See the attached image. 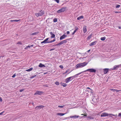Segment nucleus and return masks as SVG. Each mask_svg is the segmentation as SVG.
Returning <instances> with one entry per match:
<instances>
[{
  "mask_svg": "<svg viewBox=\"0 0 121 121\" xmlns=\"http://www.w3.org/2000/svg\"><path fill=\"white\" fill-rule=\"evenodd\" d=\"M87 64V63L86 62H84L82 63H79L77 64L76 65V68L77 69L79 68H82L86 66Z\"/></svg>",
  "mask_w": 121,
  "mask_h": 121,
  "instance_id": "f257e3e1",
  "label": "nucleus"
},
{
  "mask_svg": "<svg viewBox=\"0 0 121 121\" xmlns=\"http://www.w3.org/2000/svg\"><path fill=\"white\" fill-rule=\"evenodd\" d=\"M82 72H80L78 74H76L75 75L73 76H71V77H69V78H66L65 80V82L66 83H68V82H69V81H71V80H70V79L72 78L73 77H75V76H76V75H79V74H81L82 73Z\"/></svg>",
  "mask_w": 121,
  "mask_h": 121,
  "instance_id": "f03ea898",
  "label": "nucleus"
},
{
  "mask_svg": "<svg viewBox=\"0 0 121 121\" xmlns=\"http://www.w3.org/2000/svg\"><path fill=\"white\" fill-rule=\"evenodd\" d=\"M44 14V12L43 11L41 10L39 13H35V15L37 17L43 15Z\"/></svg>",
  "mask_w": 121,
  "mask_h": 121,
  "instance_id": "7ed1b4c3",
  "label": "nucleus"
},
{
  "mask_svg": "<svg viewBox=\"0 0 121 121\" xmlns=\"http://www.w3.org/2000/svg\"><path fill=\"white\" fill-rule=\"evenodd\" d=\"M112 115V116H117V115H114L111 114H108V113H102V114L101 115V117H103L106 116H107L108 115Z\"/></svg>",
  "mask_w": 121,
  "mask_h": 121,
  "instance_id": "20e7f679",
  "label": "nucleus"
},
{
  "mask_svg": "<svg viewBox=\"0 0 121 121\" xmlns=\"http://www.w3.org/2000/svg\"><path fill=\"white\" fill-rule=\"evenodd\" d=\"M87 71H89L91 72L95 73L96 72V70L95 69H89L83 71L82 73L83 72H85Z\"/></svg>",
  "mask_w": 121,
  "mask_h": 121,
  "instance_id": "39448f33",
  "label": "nucleus"
},
{
  "mask_svg": "<svg viewBox=\"0 0 121 121\" xmlns=\"http://www.w3.org/2000/svg\"><path fill=\"white\" fill-rule=\"evenodd\" d=\"M66 7H63L57 11V12L58 13L65 11L66 10Z\"/></svg>",
  "mask_w": 121,
  "mask_h": 121,
  "instance_id": "423d86ee",
  "label": "nucleus"
},
{
  "mask_svg": "<svg viewBox=\"0 0 121 121\" xmlns=\"http://www.w3.org/2000/svg\"><path fill=\"white\" fill-rule=\"evenodd\" d=\"M43 92L42 91H37L34 94V95H41L43 93Z\"/></svg>",
  "mask_w": 121,
  "mask_h": 121,
  "instance_id": "0eeeda50",
  "label": "nucleus"
},
{
  "mask_svg": "<svg viewBox=\"0 0 121 121\" xmlns=\"http://www.w3.org/2000/svg\"><path fill=\"white\" fill-rule=\"evenodd\" d=\"M44 106H43L42 105H41L38 106H36L35 108V109H41L42 108H43L44 107Z\"/></svg>",
  "mask_w": 121,
  "mask_h": 121,
  "instance_id": "6e6552de",
  "label": "nucleus"
},
{
  "mask_svg": "<svg viewBox=\"0 0 121 121\" xmlns=\"http://www.w3.org/2000/svg\"><path fill=\"white\" fill-rule=\"evenodd\" d=\"M49 39L48 38H46V39H45L42 42H41V43H48V41H47Z\"/></svg>",
  "mask_w": 121,
  "mask_h": 121,
  "instance_id": "1a4fd4ad",
  "label": "nucleus"
},
{
  "mask_svg": "<svg viewBox=\"0 0 121 121\" xmlns=\"http://www.w3.org/2000/svg\"><path fill=\"white\" fill-rule=\"evenodd\" d=\"M97 43V41H95L94 42H93L91 43L90 44H89V45L90 46H91L93 45H95Z\"/></svg>",
  "mask_w": 121,
  "mask_h": 121,
  "instance_id": "9d476101",
  "label": "nucleus"
},
{
  "mask_svg": "<svg viewBox=\"0 0 121 121\" xmlns=\"http://www.w3.org/2000/svg\"><path fill=\"white\" fill-rule=\"evenodd\" d=\"M104 74H106L108 71L109 69L107 68H105L103 69Z\"/></svg>",
  "mask_w": 121,
  "mask_h": 121,
  "instance_id": "9b49d317",
  "label": "nucleus"
},
{
  "mask_svg": "<svg viewBox=\"0 0 121 121\" xmlns=\"http://www.w3.org/2000/svg\"><path fill=\"white\" fill-rule=\"evenodd\" d=\"M83 31L84 33H86L87 31V29H86V26H84L83 28Z\"/></svg>",
  "mask_w": 121,
  "mask_h": 121,
  "instance_id": "f8f14e48",
  "label": "nucleus"
},
{
  "mask_svg": "<svg viewBox=\"0 0 121 121\" xmlns=\"http://www.w3.org/2000/svg\"><path fill=\"white\" fill-rule=\"evenodd\" d=\"M67 36V35H63L60 37V40H61L63 39H65V37Z\"/></svg>",
  "mask_w": 121,
  "mask_h": 121,
  "instance_id": "ddd939ff",
  "label": "nucleus"
},
{
  "mask_svg": "<svg viewBox=\"0 0 121 121\" xmlns=\"http://www.w3.org/2000/svg\"><path fill=\"white\" fill-rule=\"evenodd\" d=\"M50 34L51 35V38H54L55 37V35L54 34H53L52 32H50Z\"/></svg>",
  "mask_w": 121,
  "mask_h": 121,
  "instance_id": "4468645a",
  "label": "nucleus"
},
{
  "mask_svg": "<svg viewBox=\"0 0 121 121\" xmlns=\"http://www.w3.org/2000/svg\"><path fill=\"white\" fill-rule=\"evenodd\" d=\"M39 67L42 68L43 67H45V66L43 64L41 63H40L39 65Z\"/></svg>",
  "mask_w": 121,
  "mask_h": 121,
  "instance_id": "2eb2a0df",
  "label": "nucleus"
},
{
  "mask_svg": "<svg viewBox=\"0 0 121 121\" xmlns=\"http://www.w3.org/2000/svg\"><path fill=\"white\" fill-rule=\"evenodd\" d=\"M86 89H89L90 90V92L91 94H93V90L91 89L89 87H87L86 88Z\"/></svg>",
  "mask_w": 121,
  "mask_h": 121,
  "instance_id": "dca6fc26",
  "label": "nucleus"
},
{
  "mask_svg": "<svg viewBox=\"0 0 121 121\" xmlns=\"http://www.w3.org/2000/svg\"><path fill=\"white\" fill-rule=\"evenodd\" d=\"M75 30L74 31V32L72 33V35H74L75 33L76 32V31L78 30V27H75Z\"/></svg>",
  "mask_w": 121,
  "mask_h": 121,
  "instance_id": "f3484780",
  "label": "nucleus"
},
{
  "mask_svg": "<svg viewBox=\"0 0 121 121\" xmlns=\"http://www.w3.org/2000/svg\"><path fill=\"white\" fill-rule=\"evenodd\" d=\"M67 113L66 112L65 113H57L56 114L57 115H60V116H63L65 114H66Z\"/></svg>",
  "mask_w": 121,
  "mask_h": 121,
  "instance_id": "a211bd4d",
  "label": "nucleus"
},
{
  "mask_svg": "<svg viewBox=\"0 0 121 121\" xmlns=\"http://www.w3.org/2000/svg\"><path fill=\"white\" fill-rule=\"evenodd\" d=\"M84 18V17L83 16H79L77 18V19L78 20H79L82 18Z\"/></svg>",
  "mask_w": 121,
  "mask_h": 121,
  "instance_id": "6ab92c4d",
  "label": "nucleus"
},
{
  "mask_svg": "<svg viewBox=\"0 0 121 121\" xmlns=\"http://www.w3.org/2000/svg\"><path fill=\"white\" fill-rule=\"evenodd\" d=\"M60 84L62 86L64 87L66 86L67 85L66 83L62 82L60 83Z\"/></svg>",
  "mask_w": 121,
  "mask_h": 121,
  "instance_id": "aec40b11",
  "label": "nucleus"
},
{
  "mask_svg": "<svg viewBox=\"0 0 121 121\" xmlns=\"http://www.w3.org/2000/svg\"><path fill=\"white\" fill-rule=\"evenodd\" d=\"M78 116H70V118H78Z\"/></svg>",
  "mask_w": 121,
  "mask_h": 121,
  "instance_id": "412c9836",
  "label": "nucleus"
},
{
  "mask_svg": "<svg viewBox=\"0 0 121 121\" xmlns=\"http://www.w3.org/2000/svg\"><path fill=\"white\" fill-rule=\"evenodd\" d=\"M33 69V68H31L29 69L26 70V71H27L29 72L32 70Z\"/></svg>",
  "mask_w": 121,
  "mask_h": 121,
  "instance_id": "4be33fe9",
  "label": "nucleus"
},
{
  "mask_svg": "<svg viewBox=\"0 0 121 121\" xmlns=\"http://www.w3.org/2000/svg\"><path fill=\"white\" fill-rule=\"evenodd\" d=\"M38 33H39L38 32H36L32 33L31 34V35H36L38 34Z\"/></svg>",
  "mask_w": 121,
  "mask_h": 121,
  "instance_id": "5701e85b",
  "label": "nucleus"
},
{
  "mask_svg": "<svg viewBox=\"0 0 121 121\" xmlns=\"http://www.w3.org/2000/svg\"><path fill=\"white\" fill-rule=\"evenodd\" d=\"M69 39H67L62 41V42L63 44L66 43L67 41V40Z\"/></svg>",
  "mask_w": 121,
  "mask_h": 121,
  "instance_id": "b1692460",
  "label": "nucleus"
},
{
  "mask_svg": "<svg viewBox=\"0 0 121 121\" xmlns=\"http://www.w3.org/2000/svg\"><path fill=\"white\" fill-rule=\"evenodd\" d=\"M106 37H102L100 38V39L101 40L104 41V40L106 39Z\"/></svg>",
  "mask_w": 121,
  "mask_h": 121,
  "instance_id": "393cba45",
  "label": "nucleus"
},
{
  "mask_svg": "<svg viewBox=\"0 0 121 121\" xmlns=\"http://www.w3.org/2000/svg\"><path fill=\"white\" fill-rule=\"evenodd\" d=\"M92 34H91L87 38V39L88 40L90 39L91 38L92 36Z\"/></svg>",
  "mask_w": 121,
  "mask_h": 121,
  "instance_id": "a878e982",
  "label": "nucleus"
},
{
  "mask_svg": "<svg viewBox=\"0 0 121 121\" xmlns=\"http://www.w3.org/2000/svg\"><path fill=\"white\" fill-rule=\"evenodd\" d=\"M87 117L88 118V119L89 120L93 119H94V117Z\"/></svg>",
  "mask_w": 121,
  "mask_h": 121,
  "instance_id": "bb28decb",
  "label": "nucleus"
},
{
  "mask_svg": "<svg viewBox=\"0 0 121 121\" xmlns=\"http://www.w3.org/2000/svg\"><path fill=\"white\" fill-rule=\"evenodd\" d=\"M118 67V66H114L112 69L113 70H115L117 69V67Z\"/></svg>",
  "mask_w": 121,
  "mask_h": 121,
  "instance_id": "cd10ccee",
  "label": "nucleus"
},
{
  "mask_svg": "<svg viewBox=\"0 0 121 121\" xmlns=\"http://www.w3.org/2000/svg\"><path fill=\"white\" fill-rule=\"evenodd\" d=\"M57 19L56 18H55L53 20V21L54 22H57Z\"/></svg>",
  "mask_w": 121,
  "mask_h": 121,
  "instance_id": "c85d7f7f",
  "label": "nucleus"
},
{
  "mask_svg": "<svg viewBox=\"0 0 121 121\" xmlns=\"http://www.w3.org/2000/svg\"><path fill=\"white\" fill-rule=\"evenodd\" d=\"M120 5L117 4L116 6V8H119L120 7Z\"/></svg>",
  "mask_w": 121,
  "mask_h": 121,
  "instance_id": "c756f323",
  "label": "nucleus"
},
{
  "mask_svg": "<svg viewBox=\"0 0 121 121\" xmlns=\"http://www.w3.org/2000/svg\"><path fill=\"white\" fill-rule=\"evenodd\" d=\"M55 84L57 85H59V83L58 82H56L55 83Z\"/></svg>",
  "mask_w": 121,
  "mask_h": 121,
  "instance_id": "7c9ffc66",
  "label": "nucleus"
},
{
  "mask_svg": "<svg viewBox=\"0 0 121 121\" xmlns=\"http://www.w3.org/2000/svg\"><path fill=\"white\" fill-rule=\"evenodd\" d=\"M64 105L63 106H58V108H63V107L64 106Z\"/></svg>",
  "mask_w": 121,
  "mask_h": 121,
  "instance_id": "2f4dec72",
  "label": "nucleus"
},
{
  "mask_svg": "<svg viewBox=\"0 0 121 121\" xmlns=\"http://www.w3.org/2000/svg\"><path fill=\"white\" fill-rule=\"evenodd\" d=\"M30 46H26L25 48V49H27V48H30Z\"/></svg>",
  "mask_w": 121,
  "mask_h": 121,
  "instance_id": "473e14b6",
  "label": "nucleus"
},
{
  "mask_svg": "<svg viewBox=\"0 0 121 121\" xmlns=\"http://www.w3.org/2000/svg\"><path fill=\"white\" fill-rule=\"evenodd\" d=\"M17 44H21V45H22V43L20 42H18L17 43Z\"/></svg>",
  "mask_w": 121,
  "mask_h": 121,
  "instance_id": "72a5a7b5",
  "label": "nucleus"
},
{
  "mask_svg": "<svg viewBox=\"0 0 121 121\" xmlns=\"http://www.w3.org/2000/svg\"><path fill=\"white\" fill-rule=\"evenodd\" d=\"M115 91H116V92H118L119 91H121V90H118L117 89H115Z\"/></svg>",
  "mask_w": 121,
  "mask_h": 121,
  "instance_id": "f704fd0d",
  "label": "nucleus"
},
{
  "mask_svg": "<svg viewBox=\"0 0 121 121\" xmlns=\"http://www.w3.org/2000/svg\"><path fill=\"white\" fill-rule=\"evenodd\" d=\"M110 90L112 91H113L114 92L115 91V89H110Z\"/></svg>",
  "mask_w": 121,
  "mask_h": 121,
  "instance_id": "c9c22d12",
  "label": "nucleus"
},
{
  "mask_svg": "<svg viewBox=\"0 0 121 121\" xmlns=\"http://www.w3.org/2000/svg\"><path fill=\"white\" fill-rule=\"evenodd\" d=\"M59 67L61 69H63V66L62 65H60L59 66Z\"/></svg>",
  "mask_w": 121,
  "mask_h": 121,
  "instance_id": "e433bc0d",
  "label": "nucleus"
},
{
  "mask_svg": "<svg viewBox=\"0 0 121 121\" xmlns=\"http://www.w3.org/2000/svg\"><path fill=\"white\" fill-rule=\"evenodd\" d=\"M69 69H67V70H66L65 72V73H67L68 72H69Z\"/></svg>",
  "mask_w": 121,
  "mask_h": 121,
  "instance_id": "4c0bfd02",
  "label": "nucleus"
},
{
  "mask_svg": "<svg viewBox=\"0 0 121 121\" xmlns=\"http://www.w3.org/2000/svg\"><path fill=\"white\" fill-rule=\"evenodd\" d=\"M118 116L119 117H121V112L120 113H119L118 114Z\"/></svg>",
  "mask_w": 121,
  "mask_h": 121,
  "instance_id": "58836bf2",
  "label": "nucleus"
},
{
  "mask_svg": "<svg viewBox=\"0 0 121 121\" xmlns=\"http://www.w3.org/2000/svg\"><path fill=\"white\" fill-rule=\"evenodd\" d=\"M55 0L57 3H59V0Z\"/></svg>",
  "mask_w": 121,
  "mask_h": 121,
  "instance_id": "ea45409f",
  "label": "nucleus"
},
{
  "mask_svg": "<svg viewBox=\"0 0 121 121\" xmlns=\"http://www.w3.org/2000/svg\"><path fill=\"white\" fill-rule=\"evenodd\" d=\"M20 20H15V22H18L20 21Z\"/></svg>",
  "mask_w": 121,
  "mask_h": 121,
  "instance_id": "a19ab883",
  "label": "nucleus"
},
{
  "mask_svg": "<svg viewBox=\"0 0 121 121\" xmlns=\"http://www.w3.org/2000/svg\"><path fill=\"white\" fill-rule=\"evenodd\" d=\"M16 76V75L15 74H14L12 76V77L13 78H14Z\"/></svg>",
  "mask_w": 121,
  "mask_h": 121,
  "instance_id": "79ce46f5",
  "label": "nucleus"
},
{
  "mask_svg": "<svg viewBox=\"0 0 121 121\" xmlns=\"http://www.w3.org/2000/svg\"><path fill=\"white\" fill-rule=\"evenodd\" d=\"M36 76V75H35V76H32L31 78H34L35 76Z\"/></svg>",
  "mask_w": 121,
  "mask_h": 121,
  "instance_id": "37998d69",
  "label": "nucleus"
},
{
  "mask_svg": "<svg viewBox=\"0 0 121 121\" xmlns=\"http://www.w3.org/2000/svg\"><path fill=\"white\" fill-rule=\"evenodd\" d=\"M48 43H52L53 42L52 41V40H51V41H48Z\"/></svg>",
  "mask_w": 121,
  "mask_h": 121,
  "instance_id": "c03bdc74",
  "label": "nucleus"
},
{
  "mask_svg": "<svg viewBox=\"0 0 121 121\" xmlns=\"http://www.w3.org/2000/svg\"><path fill=\"white\" fill-rule=\"evenodd\" d=\"M69 33H70L69 32V31H67L66 32L67 34V35L69 34Z\"/></svg>",
  "mask_w": 121,
  "mask_h": 121,
  "instance_id": "a18cd8bd",
  "label": "nucleus"
},
{
  "mask_svg": "<svg viewBox=\"0 0 121 121\" xmlns=\"http://www.w3.org/2000/svg\"><path fill=\"white\" fill-rule=\"evenodd\" d=\"M23 91H24V89H22L20 90V92H21Z\"/></svg>",
  "mask_w": 121,
  "mask_h": 121,
  "instance_id": "49530a36",
  "label": "nucleus"
},
{
  "mask_svg": "<svg viewBox=\"0 0 121 121\" xmlns=\"http://www.w3.org/2000/svg\"><path fill=\"white\" fill-rule=\"evenodd\" d=\"M87 89H86V91H88V92H89V91H90V89L89 90H87Z\"/></svg>",
  "mask_w": 121,
  "mask_h": 121,
  "instance_id": "de8ad7c7",
  "label": "nucleus"
},
{
  "mask_svg": "<svg viewBox=\"0 0 121 121\" xmlns=\"http://www.w3.org/2000/svg\"><path fill=\"white\" fill-rule=\"evenodd\" d=\"M2 99L1 97H0V101L1 102H2Z\"/></svg>",
  "mask_w": 121,
  "mask_h": 121,
  "instance_id": "09e8293b",
  "label": "nucleus"
},
{
  "mask_svg": "<svg viewBox=\"0 0 121 121\" xmlns=\"http://www.w3.org/2000/svg\"><path fill=\"white\" fill-rule=\"evenodd\" d=\"M10 22H15V20H11L10 21Z\"/></svg>",
  "mask_w": 121,
  "mask_h": 121,
  "instance_id": "8fccbe9b",
  "label": "nucleus"
},
{
  "mask_svg": "<svg viewBox=\"0 0 121 121\" xmlns=\"http://www.w3.org/2000/svg\"><path fill=\"white\" fill-rule=\"evenodd\" d=\"M114 12L116 13H119L120 12H117V11H115Z\"/></svg>",
  "mask_w": 121,
  "mask_h": 121,
  "instance_id": "3c124183",
  "label": "nucleus"
},
{
  "mask_svg": "<svg viewBox=\"0 0 121 121\" xmlns=\"http://www.w3.org/2000/svg\"><path fill=\"white\" fill-rule=\"evenodd\" d=\"M4 112V111H3L2 112L0 113V115H1L2 114V113Z\"/></svg>",
  "mask_w": 121,
  "mask_h": 121,
  "instance_id": "603ef678",
  "label": "nucleus"
},
{
  "mask_svg": "<svg viewBox=\"0 0 121 121\" xmlns=\"http://www.w3.org/2000/svg\"><path fill=\"white\" fill-rule=\"evenodd\" d=\"M52 40V41L53 42H54L55 41L56 39H54Z\"/></svg>",
  "mask_w": 121,
  "mask_h": 121,
  "instance_id": "864d4df0",
  "label": "nucleus"
},
{
  "mask_svg": "<svg viewBox=\"0 0 121 121\" xmlns=\"http://www.w3.org/2000/svg\"><path fill=\"white\" fill-rule=\"evenodd\" d=\"M54 49H51L50 50V51H52V50H53Z\"/></svg>",
  "mask_w": 121,
  "mask_h": 121,
  "instance_id": "5fc2aeb1",
  "label": "nucleus"
},
{
  "mask_svg": "<svg viewBox=\"0 0 121 121\" xmlns=\"http://www.w3.org/2000/svg\"><path fill=\"white\" fill-rule=\"evenodd\" d=\"M60 45H61V44H63V43H62V41L61 42H60Z\"/></svg>",
  "mask_w": 121,
  "mask_h": 121,
  "instance_id": "6e6d98bb",
  "label": "nucleus"
},
{
  "mask_svg": "<svg viewBox=\"0 0 121 121\" xmlns=\"http://www.w3.org/2000/svg\"><path fill=\"white\" fill-rule=\"evenodd\" d=\"M66 73H65V72H64V73H63L62 74H65Z\"/></svg>",
  "mask_w": 121,
  "mask_h": 121,
  "instance_id": "4d7b16f0",
  "label": "nucleus"
},
{
  "mask_svg": "<svg viewBox=\"0 0 121 121\" xmlns=\"http://www.w3.org/2000/svg\"><path fill=\"white\" fill-rule=\"evenodd\" d=\"M84 116H86V117L87 116V115L86 114H84Z\"/></svg>",
  "mask_w": 121,
  "mask_h": 121,
  "instance_id": "13d9d810",
  "label": "nucleus"
},
{
  "mask_svg": "<svg viewBox=\"0 0 121 121\" xmlns=\"http://www.w3.org/2000/svg\"><path fill=\"white\" fill-rule=\"evenodd\" d=\"M90 50H89L87 51V52H89L90 51Z\"/></svg>",
  "mask_w": 121,
  "mask_h": 121,
  "instance_id": "bf43d9fd",
  "label": "nucleus"
},
{
  "mask_svg": "<svg viewBox=\"0 0 121 121\" xmlns=\"http://www.w3.org/2000/svg\"><path fill=\"white\" fill-rule=\"evenodd\" d=\"M57 45H61L60 44V43H58V44H57Z\"/></svg>",
  "mask_w": 121,
  "mask_h": 121,
  "instance_id": "052dcab7",
  "label": "nucleus"
},
{
  "mask_svg": "<svg viewBox=\"0 0 121 121\" xmlns=\"http://www.w3.org/2000/svg\"><path fill=\"white\" fill-rule=\"evenodd\" d=\"M32 105H34V103H32Z\"/></svg>",
  "mask_w": 121,
  "mask_h": 121,
  "instance_id": "680f3d73",
  "label": "nucleus"
},
{
  "mask_svg": "<svg viewBox=\"0 0 121 121\" xmlns=\"http://www.w3.org/2000/svg\"><path fill=\"white\" fill-rule=\"evenodd\" d=\"M45 86L46 87H48V86L47 85H46V86Z\"/></svg>",
  "mask_w": 121,
  "mask_h": 121,
  "instance_id": "e2e57ef3",
  "label": "nucleus"
},
{
  "mask_svg": "<svg viewBox=\"0 0 121 121\" xmlns=\"http://www.w3.org/2000/svg\"><path fill=\"white\" fill-rule=\"evenodd\" d=\"M119 28L120 29L121 28V27H119Z\"/></svg>",
  "mask_w": 121,
  "mask_h": 121,
  "instance_id": "0e129e2a",
  "label": "nucleus"
},
{
  "mask_svg": "<svg viewBox=\"0 0 121 121\" xmlns=\"http://www.w3.org/2000/svg\"><path fill=\"white\" fill-rule=\"evenodd\" d=\"M84 114H81V115H83L84 116Z\"/></svg>",
  "mask_w": 121,
  "mask_h": 121,
  "instance_id": "69168bd1",
  "label": "nucleus"
},
{
  "mask_svg": "<svg viewBox=\"0 0 121 121\" xmlns=\"http://www.w3.org/2000/svg\"><path fill=\"white\" fill-rule=\"evenodd\" d=\"M33 45H31V46H32V47H33Z\"/></svg>",
  "mask_w": 121,
  "mask_h": 121,
  "instance_id": "338daca9",
  "label": "nucleus"
},
{
  "mask_svg": "<svg viewBox=\"0 0 121 121\" xmlns=\"http://www.w3.org/2000/svg\"><path fill=\"white\" fill-rule=\"evenodd\" d=\"M70 72H69V73H70Z\"/></svg>",
  "mask_w": 121,
  "mask_h": 121,
  "instance_id": "774afa93",
  "label": "nucleus"
}]
</instances>
